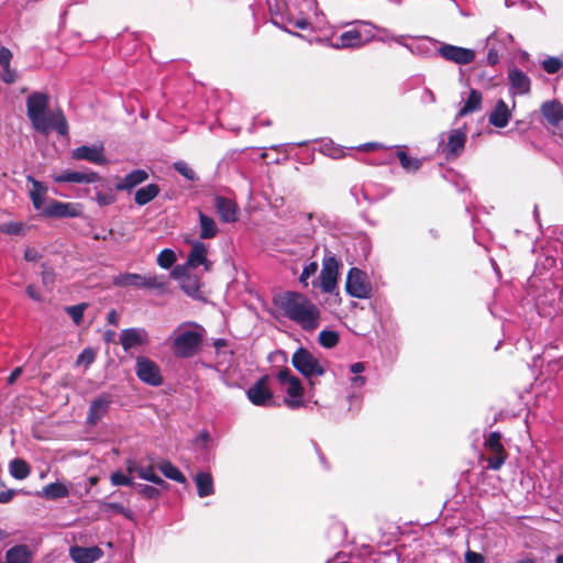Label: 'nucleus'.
Returning a JSON list of instances; mask_svg holds the SVG:
<instances>
[{
	"label": "nucleus",
	"mask_w": 563,
	"mask_h": 563,
	"mask_svg": "<svg viewBox=\"0 0 563 563\" xmlns=\"http://www.w3.org/2000/svg\"><path fill=\"white\" fill-rule=\"evenodd\" d=\"M275 305L285 318L306 332H313L320 325V308L303 294L286 291L275 299Z\"/></svg>",
	"instance_id": "1"
},
{
	"label": "nucleus",
	"mask_w": 563,
	"mask_h": 563,
	"mask_svg": "<svg viewBox=\"0 0 563 563\" xmlns=\"http://www.w3.org/2000/svg\"><path fill=\"white\" fill-rule=\"evenodd\" d=\"M49 97L44 92H33L26 99V114L32 128L47 136L52 131L68 135V123L62 110L49 109Z\"/></svg>",
	"instance_id": "2"
},
{
	"label": "nucleus",
	"mask_w": 563,
	"mask_h": 563,
	"mask_svg": "<svg viewBox=\"0 0 563 563\" xmlns=\"http://www.w3.org/2000/svg\"><path fill=\"white\" fill-rule=\"evenodd\" d=\"M206 330L196 322L180 323L169 336L173 354L178 358L194 357L200 350Z\"/></svg>",
	"instance_id": "3"
},
{
	"label": "nucleus",
	"mask_w": 563,
	"mask_h": 563,
	"mask_svg": "<svg viewBox=\"0 0 563 563\" xmlns=\"http://www.w3.org/2000/svg\"><path fill=\"white\" fill-rule=\"evenodd\" d=\"M357 23L360 27L343 32L332 40L331 46L336 49L356 48L375 40L374 25L371 22L360 21Z\"/></svg>",
	"instance_id": "4"
},
{
	"label": "nucleus",
	"mask_w": 563,
	"mask_h": 563,
	"mask_svg": "<svg viewBox=\"0 0 563 563\" xmlns=\"http://www.w3.org/2000/svg\"><path fill=\"white\" fill-rule=\"evenodd\" d=\"M277 379L285 387L286 396L284 404L291 410L303 407V387L300 379L294 376L289 368L280 369L277 374Z\"/></svg>",
	"instance_id": "5"
},
{
	"label": "nucleus",
	"mask_w": 563,
	"mask_h": 563,
	"mask_svg": "<svg viewBox=\"0 0 563 563\" xmlns=\"http://www.w3.org/2000/svg\"><path fill=\"white\" fill-rule=\"evenodd\" d=\"M291 363L299 373L309 379L310 385H313L312 377L324 374V368L318 358L306 349H298L292 355Z\"/></svg>",
	"instance_id": "6"
},
{
	"label": "nucleus",
	"mask_w": 563,
	"mask_h": 563,
	"mask_svg": "<svg viewBox=\"0 0 563 563\" xmlns=\"http://www.w3.org/2000/svg\"><path fill=\"white\" fill-rule=\"evenodd\" d=\"M345 289L351 297L358 299H366L372 295V285L367 274L357 267H352L349 271Z\"/></svg>",
	"instance_id": "7"
},
{
	"label": "nucleus",
	"mask_w": 563,
	"mask_h": 563,
	"mask_svg": "<svg viewBox=\"0 0 563 563\" xmlns=\"http://www.w3.org/2000/svg\"><path fill=\"white\" fill-rule=\"evenodd\" d=\"M441 141L439 142V151L444 154L446 159H454L459 157L464 151L466 143V129L460 128L451 130L446 133V141L444 140V134L441 136Z\"/></svg>",
	"instance_id": "8"
},
{
	"label": "nucleus",
	"mask_w": 563,
	"mask_h": 563,
	"mask_svg": "<svg viewBox=\"0 0 563 563\" xmlns=\"http://www.w3.org/2000/svg\"><path fill=\"white\" fill-rule=\"evenodd\" d=\"M135 374L141 382L153 387L161 386L164 380L159 366L146 356L136 357Z\"/></svg>",
	"instance_id": "9"
},
{
	"label": "nucleus",
	"mask_w": 563,
	"mask_h": 563,
	"mask_svg": "<svg viewBox=\"0 0 563 563\" xmlns=\"http://www.w3.org/2000/svg\"><path fill=\"white\" fill-rule=\"evenodd\" d=\"M340 263L335 256H325L320 272V288L324 294H333L338 288Z\"/></svg>",
	"instance_id": "10"
},
{
	"label": "nucleus",
	"mask_w": 563,
	"mask_h": 563,
	"mask_svg": "<svg viewBox=\"0 0 563 563\" xmlns=\"http://www.w3.org/2000/svg\"><path fill=\"white\" fill-rule=\"evenodd\" d=\"M268 376H263L256 380L247 390V399L258 407H272L275 404L274 394L268 387Z\"/></svg>",
	"instance_id": "11"
},
{
	"label": "nucleus",
	"mask_w": 563,
	"mask_h": 563,
	"mask_svg": "<svg viewBox=\"0 0 563 563\" xmlns=\"http://www.w3.org/2000/svg\"><path fill=\"white\" fill-rule=\"evenodd\" d=\"M437 51L443 59L455 63L457 65H468L474 62L476 56L475 52L471 48L441 42H439V47Z\"/></svg>",
	"instance_id": "12"
},
{
	"label": "nucleus",
	"mask_w": 563,
	"mask_h": 563,
	"mask_svg": "<svg viewBox=\"0 0 563 563\" xmlns=\"http://www.w3.org/2000/svg\"><path fill=\"white\" fill-rule=\"evenodd\" d=\"M485 446L492 453L487 459V467L494 471L499 470L507 459V454L501 443V434L497 431L492 432L485 440Z\"/></svg>",
	"instance_id": "13"
},
{
	"label": "nucleus",
	"mask_w": 563,
	"mask_h": 563,
	"mask_svg": "<svg viewBox=\"0 0 563 563\" xmlns=\"http://www.w3.org/2000/svg\"><path fill=\"white\" fill-rule=\"evenodd\" d=\"M82 212L79 203L52 200L44 209L43 216L48 218H76Z\"/></svg>",
	"instance_id": "14"
},
{
	"label": "nucleus",
	"mask_w": 563,
	"mask_h": 563,
	"mask_svg": "<svg viewBox=\"0 0 563 563\" xmlns=\"http://www.w3.org/2000/svg\"><path fill=\"white\" fill-rule=\"evenodd\" d=\"M148 342L150 335L144 328H129L120 332V344L125 352L147 345Z\"/></svg>",
	"instance_id": "15"
},
{
	"label": "nucleus",
	"mask_w": 563,
	"mask_h": 563,
	"mask_svg": "<svg viewBox=\"0 0 563 563\" xmlns=\"http://www.w3.org/2000/svg\"><path fill=\"white\" fill-rule=\"evenodd\" d=\"M71 157L76 161H87L96 165H106L108 163L102 144H93L91 146L82 145L76 147L71 152Z\"/></svg>",
	"instance_id": "16"
},
{
	"label": "nucleus",
	"mask_w": 563,
	"mask_h": 563,
	"mask_svg": "<svg viewBox=\"0 0 563 563\" xmlns=\"http://www.w3.org/2000/svg\"><path fill=\"white\" fill-rule=\"evenodd\" d=\"M186 262L190 268L203 266L205 272L212 268V263L208 260V246L201 241L192 242Z\"/></svg>",
	"instance_id": "17"
},
{
	"label": "nucleus",
	"mask_w": 563,
	"mask_h": 563,
	"mask_svg": "<svg viewBox=\"0 0 563 563\" xmlns=\"http://www.w3.org/2000/svg\"><path fill=\"white\" fill-rule=\"evenodd\" d=\"M100 179L98 173L64 170L60 174L53 175V180L56 183H73V184H93Z\"/></svg>",
	"instance_id": "18"
},
{
	"label": "nucleus",
	"mask_w": 563,
	"mask_h": 563,
	"mask_svg": "<svg viewBox=\"0 0 563 563\" xmlns=\"http://www.w3.org/2000/svg\"><path fill=\"white\" fill-rule=\"evenodd\" d=\"M216 209L223 223H234L239 219L240 208L232 199L217 196Z\"/></svg>",
	"instance_id": "19"
},
{
	"label": "nucleus",
	"mask_w": 563,
	"mask_h": 563,
	"mask_svg": "<svg viewBox=\"0 0 563 563\" xmlns=\"http://www.w3.org/2000/svg\"><path fill=\"white\" fill-rule=\"evenodd\" d=\"M111 401V396L107 394H102L93 399L89 407L87 422L91 426H95L98 421H100L107 413Z\"/></svg>",
	"instance_id": "20"
},
{
	"label": "nucleus",
	"mask_w": 563,
	"mask_h": 563,
	"mask_svg": "<svg viewBox=\"0 0 563 563\" xmlns=\"http://www.w3.org/2000/svg\"><path fill=\"white\" fill-rule=\"evenodd\" d=\"M69 555L75 563H93L102 558L103 551L97 545L90 548L74 545L69 549Z\"/></svg>",
	"instance_id": "21"
},
{
	"label": "nucleus",
	"mask_w": 563,
	"mask_h": 563,
	"mask_svg": "<svg viewBox=\"0 0 563 563\" xmlns=\"http://www.w3.org/2000/svg\"><path fill=\"white\" fill-rule=\"evenodd\" d=\"M26 180L32 184L29 195L34 209L43 212L45 196L48 190L47 186L35 179L33 176H27Z\"/></svg>",
	"instance_id": "22"
},
{
	"label": "nucleus",
	"mask_w": 563,
	"mask_h": 563,
	"mask_svg": "<svg viewBox=\"0 0 563 563\" xmlns=\"http://www.w3.org/2000/svg\"><path fill=\"white\" fill-rule=\"evenodd\" d=\"M511 118V112L504 100H498L488 115V122L496 128H505Z\"/></svg>",
	"instance_id": "23"
},
{
	"label": "nucleus",
	"mask_w": 563,
	"mask_h": 563,
	"mask_svg": "<svg viewBox=\"0 0 563 563\" xmlns=\"http://www.w3.org/2000/svg\"><path fill=\"white\" fill-rule=\"evenodd\" d=\"M148 178V174L143 169H134L126 174L115 184V189L120 191H129L137 185L144 183Z\"/></svg>",
	"instance_id": "24"
},
{
	"label": "nucleus",
	"mask_w": 563,
	"mask_h": 563,
	"mask_svg": "<svg viewBox=\"0 0 563 563\" xmlns=\"http://www.w3.org/2000/svg\"><path fill=\"white\" fill-rule=\"evenodd\" d=\"M541 113L549 124L555 126L563 120V106L556 101H545L541 106Z\"/></svg>",
	"instance_id": "25"
},
{
	"label": "nucleus",
	"mask_w": 563,
	"mask_h": 563,
	"mask_svg": "<svg viewBox=\"0 0 563 563\" xmlns=\"http://www.w3.org/2000/svg\"><path fill=\"white\" fill-rule=\"evenodd\" d=\"M508 78L515 93L525 95L530 91V79L522 70L517 68L511 69L508 74Z\"/></svg>",
	"instance_id": "26"
},
{
	"label": "nucleus",
	"mask_w": 563,
	"mask_h": 563,
	"mask_svg": "<svg viewBox=\"0 0 563 563\" xmlns=\"http://www.w3.org/2000/svg\"><path fill=\"white\" fill-rule=\"evenodd\" d=\"M202 285L203 284L201 282V278L198 275L189 274L187 277L184 278V280H181L180 288L187 296L194 299H202Z\"/></svg>",
	"instance_id": "27"
},
{
	"label": "nucleus",
	"mask_w": 563,
	"mask_h": 563,
	"mask_svg": "<svg viewBox=\"0 0 563 563\" xmlns=\"http://www.w3.org/2000/svg\"><path fill=\"white\" fill-rule=\"evenodd\" d=\"M199 236L202 240L213 239L219 232L216 221L202 211H199Z\"/></svg>",
	"instance_id": "28"
},
{
	"label": "nucleus",
	"mask_w": 563,
	"mask_h": 563,
	"mask_svg": "<svg viewBox=\"0 0 563 563\" xmlns=\"http://www.w3.org/2000/svg\"><path fill=\"white\" fill-rule=\"evenodd\" d=\"M68 494V488L62 483L48 484L44 486L41 492L36 493L37 496L49 500L67 497Z\"/></svg>",
	"instance_id": "29"
},
{
	"label": "nucleus",
	"mask_w": 563,
	"mask_h": 563,
	"mask_svg": "<svg viewBox=\"0 0 563 563\" xmlns=\"http://www.w3.org/2000/svg\"><path fill=\"white\" fill-rule=\"evenodd\" d=\"M159 187L156 184H148L135 191L134 200L139 206H145L155 199L159 194Z\"/></svg>",
	"instance_id": "30"
},
{
	"label": "nucleus",
	"mask_w": 563,
	"mask_h": 563,
	"mask_svg": "<svg viewBox=\"0 0 563 563\" xmlns=\"http://www.w3.org/2000/svg\"><path fill=\"white\" fill-rule=\"evenodd\" d=\"M199 497H207L214 493L213 479L210 473L200 472L195 476Z\"/></svg>",
	"instance_id": "31"
},
{
	"label": "nucleus",
	"mask_w": 563,
	"mask_h": 563,
	"mask_svg": "<svg viewBox=\"0 0 563 563\" xmlns=\"http://www.w3.org/2000/svg\"><path fill=\"white\" fill-rule=\"evenodd\" d=\"M483 96L482 93L476 90L472 89L468 93V97L463 104V107L460 109L457 117H463L468 113L475 112L481 109L482 106Z\"/></svg>",
	"instance_id": "32"
},
{
	"label": "nucleus",
	"mask_w": 563,
	"mask_h": 563,
	"mask_svg": "<svg viewBox=\"0 0 563 563\" xmlns=\"http://www.w3.org/2000/svg\"><path fill=\"white\" fill-rule=\"evenodd\" d=\"M438 45V41L430 37H423L416 44L406 45V48H408L413 54L427 56L431 53L432 49H437Z\"/></svg>",
	"instance_id": "33"
},
{
	"label": "nucleus",
	"mask_w": 563,
	"mask_h": 563,
	"mask_svg": "<svg viewBox=\"0 0 563 563\" xmlns=\"http://www.w3.org/2000/svg\"><path fill=\"white\" fill-rule=\"evenodd\" d=\"M396 156L399 159L401 167L407 172H417L421 166V161L408 156L402 146H396Z\"/></svg>",
	"instance_id": "34"
},
{
	"label": "nucleus",
	"mask_w": 563,
	"mask_h": 563,
	"mask_svg": "<svg viewBox=\"0 0 563 563\" xmlns=\"http://www.w3.org/2000/svg\"><path fill=\"white\" fill-rule=\"evenodd\" d=\"M9 472L13 478L22 481L30 475L31 468L24 460L14 459L9 464Z\"/></svg>",
	"instance_id": "35"
},
{
	"label": "nucleus",
	"mask_w": 563,
	"mask_h": 563,
	"mask_svg": "<svg viewBox=\"0 0 563 563\" xmlns=\"http://www.w3.org/2000/svg\"><path fill=\"white\" fill-rule=\"evenodd\" d=\"M142 275L135 273H124L119 274L113 277V285L117 287H129L133 286L136 288H141Z\"/></svg>",
	"instance_id": "36"
},
{
	"label": "nucleus",
	"mask_w": 563,
	"mask_h": 563,
	"mask_svg": "<svg viewBox=\"0 0 563 563\" xmlns=\"http://www.w3.org/2000/svg\"><path fill=\"white\" fill-rule=\"evenodd\" d=\"M159 471L169 479H173L177 483H185L186 477L184 474L169 461H162L158 464Z\"/></svg>",
	"instance_id": "37"
},
{
	"label": "nucleus",
	"mask_w": 563,
	"mask_h": 563,
	"mask_svg": "<svg viewBox=\"0 0 563 563\" xmlns=\"http://www.w3.org/2000/svg\"><path fill=\"white\" fill-rule=\"evenodd\" d=\"M135 473H137L139 477L142 479H145L147 482H151V483L159 485V486L165 485V481L163 478H161L155 473V468L152 465H148V466L140 465L139 468H135Z\"/></svg>",
	"instance_id": "38"
},
{
	"label": "nucleus",
	"mask_w": 563,
	"mask_h": 563,
	"mask_svg": "<svg viewBox=\"0 0 563 563\" xmlns=\"http://www.w3.org/2000/svg\"><path fill=\"white\" fill-rule=\"evenodd\" d=\"M141 288L166 290V282L164 277L157 275H142Z\"/></svg>",
	"instance_id": "39"
},
{
	"label": "nucleus",
	"mask_w": 563,
	"mask_h": 563,
	"mask_svg": "<svg viewBox=\"0 0 563 563\" xmlns=\"http://www.w3.org/2000/svg\"><path fill=\"white\" fill-rule=\"evenodd\" d=\"M339 333L333 330H322L319 333L318 341L321 346L332 349L339 343Z\"/></svg>",
	"instance_id": "40"
},
{
	"label": "nucleus",
	"mask_w": 563,
	"mask_h": 563,
	"mask_svg": "<svg viewBox=\"0 0 563 563\" xmlns=\"http://www.w3.org/2000/svg\"><path fill=\"white\" fill-rule=\"evenodd\" d=\"M26 227L23 222L10 221L0 224V232L8 235H23Z\"/></svg>",
	"instance_id": "41"
},
{
	"label": "nucleus",
	"mask_w": 563,
	"mask_h": 563,
	"mask_svg": "<svg viewBox=\"0 0 563 563\" xmlns=\"http://www.w3.org/2000/svg\"><path fill=\"white\" fill-rule=\"evenodd\" d=\"M88 303L82 302L75 306L65 307L66 313L71 318L73 322L76 325H79L82 322L85 310L87 309Z\"/></svg>",
	"instance_id": "42"
},
{
	"label": "nucleus",
	"mask_w": 563,
	"mask_h": 563,
	"mask_svg": "<svg viewBox=\"0 0 563 563\" xmlns=\"http://www.w3.org/2000/svg\"><path fill=\"white\" fill-rule=\"evenodd\" d=\"M176 254L170 249H164L157 255V264L164 269L170 268L176 262Z\"/></svg>",
	"instance_id": "43"
},
{
	"label": "nucleus",
	"mask_w": 563,
	"mask_h": 563,
	"mask_svg": "<svg viewBox=\"0 0 563 563\" xmlns=\"http://www.w3.org/2000/svg\"><path fill=\"white\" fill-rule=\"evenodd\" d=\"M96 360V351L91 347L84 349L77 356L76 365L87 369Z\"/></svg>",
	"instance_id": "44"
},
{
	"label": "nucleus",
	"mask_w": 563,
	"mask_h": 563,
	"mask_svg": "<svg viewBox=\"0 0 563 563\" xmlns=\"http://www.w3.org/2000/svg\"><path fill=\"white\" fill-rule=\"evenodd\" d=\"M96 201L99 206H110L115 201V195L113 194L112 189L109 188L108 190H97L96 192Z\"/></svg>",
	"instance_id": "45"
},
{
	"label": "nucleus",
	"mask_w": 563,
	"mask_h": 563,
	"mask_svg": "<svg viewBox=\"0 0 563 563\" xmlns=\"http://www.w3.org/2000/svg\"><path fill=\"white\" fill-rule=\"evenodd\" d=\"M318 271V263L317 262H310L309 264L303 266V269L299 276L300 284L303 285V287L308 286V279L313 276Z\"/></svg>",
	"instance_id": "46"
},
{
	"label": "nucleus",
	"mask_w": 563,
	"mask_h": 563,
	"mask_svg": "<svg viewBox=\"0 0 563 563\" xmlns=\"http://www.w3.org/2000/svg\"><path fill=\"white\" fill-rule=\"evenodd\" d=\"M174 168L188 180H195L197 178L194 169L183 161L176 162Z\"/></svg>",
	"instance_id": "47"
},
{
	"label": "nucleus",
	"mask_w": 563,
	"mask_h": 563,
	"mask_svg": "<svg viewBox=\"0 0 563 563\" xmlns=\"http://www.w3.org/2000/svg\"><path fill=\"white\" fill-rule=\"evenodd\" d=\"M562 66V62L556 57H549L542 62V67L548 74L558 73Z\"/></svg>",
	"instance_id": "48"
},
{
	"label": "nucleus",
	"mask_w": 563,
	"mask_h": 563,
	"mask_svg": "<svg viewBox=\"0 0 563 563\" xmlns=\"http://www.w3.org/2000/svg\"><path fill=\"white\" fill-rule=\"evenodd\" d=\"M110 482L113 486H131L133 485L132 478L122 472H114L110 476Z\"/></svg>",
	"instance_id": "49"
},
{
	"label": "nucleus",
	"mask_w": 563,
	"mask_h": 563,
	"mask_svg": "<svg viewBox=\"0 0 563 563\" xmlns=\"http://www.w3.org/2000/svg\"><path fill=\"white\" fill-rule=\"evenodd\" d=\"M190 267L187 266V263L184 264V265H177L173 268L170 275L174 279L176 280H179L181 283V280H184L185 277H187L189 274H188V269Z\"/></svg>",
	"instance_id": "50"
},
{
	"label": "nucleus",
	"mask_w": 563,
	"mask_h": 563,
	"mask_svg": "<svg viewBox=\"0 0 563 563\" xmlns=\"http://www.w3.org/2000/svg\"><path fill=\"white\" fill-rule=\"evenodd\" d=\"M139 490L141 494H143L146 498H156L159 495V490L153 486L150 485H139Z\"/></svg>",
	"instance_id": "51"
},
{
	"label": "nucleus",
	"mask_w": 563,
	"mask_h": 563,
	"mask_svg": "<svg viewBox=\"0 0 563 563\" xmlns=\"http://www.w3.org/2000/svg\"><path fill=\"white\" fill-rule=\"evenodd\" d=\"M465 563H485V559L481 553L467 550L465 552Z\"/></svg>",
	"instance_id": "52"
},
{
	"label": "nucleus",
	"mask_w": 563,
	"mask_h": 563,
	"mask_svg": "<svg viewBox=\"0 0 563 563\" xmlns=\"http://www.w3.org/2000/svg\"><path fill=\"white\" fill-rule=\"evenodd\" d=\"M1 78L7 84H12L16 79L15 71L10 68V66L2 67Z\"/></svg>",
	"instance_id": "53"
},
{
	"label": "nucleus",
	"mask_w": 563,
	"mask_h": 563,
	"mask_svg": "<svg viewBox=\"0 0 563 563\" xmlns=\"http://www.w3.org/2000/svg\"><path fill=\"white\" fill-rule=\"evenodd\" d=\"M11 57H12V54H11L10 49H8L5 47H0V66L1 67L10 66Z\"/></svg>",
	"instance_id": "54"
},
{
	"label": "nucleus",
	"mask_w": 563,
	"mask_h": 563,
	"mask_svg": "<svg viewBox=\"0 0 563 563\" xmlns=\"http://www.w3.org/2000/svg\"><path fill=\"white\" fill-rule=\"evenodd\" d=\"M375 30L378 33L377 35L375 34V38H377L382 42H387L389 40H393V36L390 35V32L387 29L378 27V26L374 25V31Z\"/></svg>",
	"instance_id": "55"
},
{
	"label": "nucleus",
	"mask_w": 563,
	"mask_h": 563,
	"mask_svg": "<svg viewBox=\"0 0 563 563\" xmlns=\"http://www.w3.org/2000/svg\"><path fill=\"white\" fill-rule=\"evenodd\" d=\"M26 294L34 301H42L41 292L34 285H29L26 287Z\"/></svg>",
	"instance_id": "56"
},
{
	"label": "nucleus",
	"mask_w": 563,
	"mask_h": 563,
	"mask_svg": "<svg viewBox=\"0 0 563 563\" xmlns=\"http://www.w3.org/2000/svg\"><path fill=\"white\" fill-rule=\"evenodd\" d=\"M16 490L14 489H8L0 493V504H8L10 503L13 497L15 496Z\"/></svg>",
	"instance_id": "57"
},
{
	"label": "nucleus",
	"mask_w": 563,
	"mask_h": 563,
	"mask_svg": "<svg viewBox=\"0 0 563 563\" xmlns=\"http://www.w3.org/2000/svg\"><path fill=\"white\" fill-rule=\"evenodd\" d=\"M22 373H23L22 366L14 368L12 371V373L9 375V377L7 378V384L13 385L16 382V379L22 375Z\"/></svg>",
	"instance_id": "58"
},
{
	"label": "nucleus",
	"mask_w": 563,
	"mask_h": 563,
	"mask_svg": "<svg viewBox=\"0 0 563 563\" xmlns=\"http://www.w3.org/2000/svg\"><path fill=\"white\" fill-rule=\"evenodd\" d=\"M24 258L27 262H35V261H37L40 258V254H38V252L35 249L27 247L24 251Z\"/></svg>",
	"instance_id": "59"
},
{
	"label": "nucleus",
	"mask_w": 563,
	"mask_h": 563,
	"mask_svg": "<svg viewBox=\"0 0 563 563\" xmlns=\"http://www.w3.org/2000/svg\"><path fill=\"white\" fill-rule=\"evenodd\" d=\"M289 23L300 30H306L310 26V23L306 19L290 20Z\"/></svg>",
	"instance_id": "60"
},
{
	"label": "nucleus",
	"mask_w": 563,
	"mask_h": 563,
	"mask_svg": "<svg viewBox=\"0 0 563 563\" xmlns=\"http://www.w3.org/2000/svg\"><path fill=\"white\" fill-rule=\"evenodd\" d=\"M345 155L344 150L342 147H332L329 152V156L332 158H341Z\"/></svg>",
	"instance_id": "61"
},
{
	"label": "nucleus",
	"mask_w": 563,
	"mask_h": 563,
	"mask_svg": "<svg viewBox=\"0 0 563 563\" xmlns=\"http://www.w3.org/2000/svg\"><path fill=\"white\" fill-rule=\"evenodd\" d=\"M42 279L44 284H51L54 282V273L52 271H43Z\"/></svg>",
	"instance_id": "62"
},
{
	"label": "nucleus",
	"mask_w": 563,
	"mask_h": 563,
	"mask_svg": "<svg viewBox=\"0 0 563 563\" xmlns=\"http://www.w3.org/2000/svg\"><path fill=\"white\" fill-rule=\"evenodd\" d=\"M364 369H365V366L362 362H356V363L352 364L350 367V371L353 374H360V373L364 372Z\"/></svg>",
	"instance_id": "63"
},
{
	"label": "nucleus",
	"mask_w": 563,
	"mask_h": 563,
	"mask_svg": "<svg viewBox=\"0 0 563 563\" xmlns=\"http://www.w3.org/2000/svg\"><path fill=\"white\" fill-rule=\"evenodd\" d=\"M351 384L354 387H362L365 384V377L364 376H354L351 378Z\"/></svg>",
	"instance_id": "64"
}]
</instances>
